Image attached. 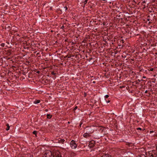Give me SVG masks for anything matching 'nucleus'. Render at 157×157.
<instances>
[{
    "label": "nucleus",
    "mask_w": 157,
    "mask_h": 157,
    "mask_svg": "<svg viewBox=\"0 0 157 157\" xmlns=\"http://www.w3.org/2000/svg\"><path fill=\"white\" fill-rule=\"evenodd\" d=\"M90 128L89 127H86L85 129L84 132L85 133L83 134V136L84 137L87 138L91 136V134L94 132L93 130H91V131L89 130Z\"/></svg>",
    "instance_id": "f257e3e1"
},
{
    "label": "nucleus",
    "mask_w": 157,
    "mask_h": 157,
    "mask_svg": "<svg viewBox=\"0 0 157 157\" xmlns=\"http://www.w3.org/2000/svg\"><path fill=\"white\" fill-rule=\"evenodd\" d=\"M147 157H156L157 153H156V151L152 150L150 151L147 153Z\"/></svg>",
    "instance_id": "f03ea898"
},
{
    "label": "nucleus",
    "mask_w": 157,
    "mask_h": 157,
    "mask_svg": "<svg viewBox=\"0 0 157 157\" xmlns=\"http://www.w3.org/2000/svg\"><path fill=\"white\" fill-rule=\"evenodd\" d=\"M52 155L53 157H61V155L60 152L56 150L53 151Z\"/></svg>",
    "instance_id": "7ed1b4c3"
},
{
    "label": "nucleus",
    "mask_w": 157,
    "mask_h": 157,
    "mask_svg": "<svg viewBox=\"0 0 157 157\" xmlns=\"http://www.w3.org/2000/svg\"><path fill=\"white\" fill-rule=\"evenodd\" d=\"M52 153L50 150H47L45 152L44 157H51L52 155Z\"/></svg>",
    "instance_id": "20e7f679"
},
{
    "label": "nucleus",
    "mask_w": 157,
    "mask_h": 157,
    "mask_svg": "<svg viewBox=\"0 0 157 157\" xmlns=\"http://www.w3.org/2000/svg\"><path fill=\"white\" fill-rule=\"evenodd\" d=\"M70 144L71 146L72 149H75L77 147V144L74 140L71 141Z\"/></svg>",
    "instance_id": "39448f33"
},
{
    "label": "nucleus",
    "mask_w": 157,
    "mask_h": 157,
    "mask_svg": "<svg viewBox=\"0 0 157 157\" xmlns=\"http://www.w3.org/2000/svg\"><path fill=\"white\" fill-rule=\"evenodd\" d=\"M111 156L107 154L103 155L101 157H111Z\"/></svg>",
    "instance_id": "423d86ee"
},
{
    "label": "nucleus",
    "mask_w": 157,
    "mask_h": 157,
    "mask_svg": "<svg viewBox=\"0 0 157 157\" xmlns=\"http://www.w3.org/2000/svg\"><path fill=\"white\" fill-rule=\"evenodd\" d=\"M40 102V100H36L34 101V103L35 104H37L39 103Z\"/></svg>",
    "instance_id": "0eeeda50"
},
{
    "label": "nucleus",
    "mask_w": 157,
    "mask_h": 157,
    "mask_svg": "<svg viewBox=\"0 0 157 157\" xmlns=\"http://www.w3.org/2000/svg\"><path fill=\"white\" fill-rule=\"evenodd\" d=\"M6 126H7V127L6 128V130L7 131H8L9 130L10 128V126H9V124H6Z\"/></svg>",
    "instance_id": "6e6552de"
},
{
    "label": "nucleus",
    "mask_w": 157,
    "mask_h": 157,
    "mask_svg": "<svg viewBox=\"0 0 157 157\" xmlns=\"http://www.w3.org/2000/svg\"><path fill=\"white\" fill-rule=\"evenodd\" d=\"M47 118H49V119L50 118L52 117V115H51L49 114H47Z\"/></svg>",
    "instance_id": "1a4fd4ad"
},
{
    "label": "nucleus",
    "mask_w": 157,
    "mask_h": 157,
    "mask_svg": "<svg viewBox=\"0 0 157 157\" xmlns=\"http://www.w3.org/2000/svg\"><path fill=\"white\" fill-rule=\"evenodd\" d=\"M33 134H35V135L36 136V135L37 133V132L36 131H34L33 132Z\"/></svg>",
    "instance_id": "9d476101"
},
{
    "label": "nucleus",
    "mask_w": 157,
    "mask_h": 157,
    "mask_svg": "<svg viewBox=\"0 0 157 157\" xmlns=\"http://www.w3.org/2000/svg\"><path fill=\"white\" fill-rule=\"evenodd\" d=\"M1 46L2 47H4L5 46V44L2 43L1 44Z\"/></svg>",
    "instance_id": "9b49d317"
},
{
    "label": "nucleus",
    "mask_w": 157,
    "mask_h": 157,
    "mask_svg": "<svg viewBox=\"0 0 157 157\" xmlns=\"http://www.w3.org/2000/svg\"><path fill=\"white\" fill-rule=\"evenodd\" d=\"M109 97V95L108 94H106L105 96V98H107Z\"/></svg>",
    "instance_id": "f8f14e48"
},
{
    "label": "nucleus",
    "mask_w": 157,
    "mask_h": 157,
    "mask_svg": "<svg viewBox=\"0 0 157 157\" xmlns=\"http://www.w3.org/2000/svg\"><path fill=\"white\" fill-rule=\"evenodd\" d=\"M94 143H95V142H94V141H93L92 142L90 143V144H93V145H94Z\"/></svg>",
    "instance_id": "ddd939ff"
},
{
    "label": "nucleus",
    "mask_w": 157,
    "mask_h": 157,
    "mask_svg": "<svg viewBox=\"0 0 157 157\" xmlns=\"http://www.w3.org/2000/svg\"><path fill=\"white\" fill-rule=\"evenodd\" d=\"M88 0H85V1L84 2V3L85 4H86V3H87V2Z\"/></svg>",
    "instance_id": "4468645a"
},
{
    "label": "nucleus",
    "mask_w": 157,
    "mask_h": 157,
    "mask_svg": "<svg viewBox=\"0 0 157 157\" xmlns=\"http://www.w3.org/2000/svg\"><path fill=\"white\" fill-rule=\"evenodd\" d=\"M64 9H65V11L67 10V7H66V6L64 7Z\"/></svg>",
    "instance_id": "2eb2a0df"
},
{
    "label": "nucleus",
    "mask_w": 157,
    "mask_h": 157,
    "mask_svg": "<svg viewBox=\"0 0 157 157\" xmlns=\"http://www.w3.org/2000/svg\"><path fill=\"white\" fill-rule=\"evenodd\" d=\"M154 69L153 68H151L150 69L149 71H152Z\"/></svg>",
    "instance_id": "dca6fc26"
},
{
    "label": "nucleus",
    "mask_w": 157,
    "mask_h": 157,
    "mask_svg": "<svg viewBox=\"0 0 157 157\" xmlns=\"http://www.w3.org/2000/svg\"><path fill=\"white\" fill-rule=\"evenodd\" d=\"M65 140L63 139L61 140V142L62 143H63L64 142V141Z\"/></svg>",
    "instance_id": "f3484780"
},
{
    "label": "nucleus",
    "mask_w": 157,
    "mask_h": 157,
    "mask_svg": "<svg viewBox=\"0 0 157 157\" xmlns=\"http://www.w3.org/2000/svg\"><path fill=\"white\" fill-rule=\"evenodd\" d=\"M141 129H142L140 128H137V130H141Z\"/></svg>",
    "instance_id": "a211bd4d"
},
{
    "label": "nucleus",
    "mask_w": 157,
    "mask_h": 157,
    "mask_svg": "<svg viewBox=\"0 0 157 157\" xmlns=\"http://www.w3.org/2000/svg\"><path fill=\"white\" fill-rule=\"evenodd\" d=\"M77 108V106H76L74 108V110H76Z\"/></svg>",
    "instance_id": "6ab92c4d"
},
{
    "label": "nucleus",
    "mask_w": 157,
    "mask_h": 157,
    "mask_svg": "<svg viewBox=\"0 0 157 157\" xmlns=\"http://www.w3.org/2000/svg\"><path fill=\"white\" fill-rule=\"evenodd\" d=\"M52 75H55V73H54V72H52Z\"/></svg>",
    "instance_id": "aec40b11"
},
{
    "label": "nucleus",
    "mask_w": 157,
    "mask_h": 157,
    "mask_svg": "<svg viewBox=\"0 0 157 157\" xmlns=\"http://www.w3.org/2000/svg\"><path fill=\"white\" fill-rule=\"evenodd\" d=\"M143 78H146V77L145 76H144L143 77Z\"/></svg>",
    "instance_id": "412c9836"
},
{
    "label": "nucleus",
    "mask_w": 157,
    "mask_h": 157,
    "mask_svg": "<svg viewBox=\"0 0 157 157\" xmlns=\"http://www.w3.org/2000/svg\"><path fill=\"white\" fill-rule=\"evenodd\" d=\"M110 102V101H107V103H109V102Z\"/></svg>",
    "instance_id": "4be33fe9"
},
{
    "label": "nucleus",
    "mask_w": 157,
    "mask_h": 157,
    "mask_svg": "<svg viewBox=\"0 0 157 157\" xmlns=\"http://www.w3.org/2000/svg\"><path fill=\"white\" fill-rule=\"evenodd\" d=\"M147 90H146L145 91V93H147Z\"/></svg>",
    "instance_id": "5701e85b"
},
{
    "label": "nucleus",
    "mask_w": 157,
    "mask_h": 157,
    "mask_svg": "<svg viewBox=\"0 0 157 157\" xmlns=\"http://www.w3.org/2000/svg\"><path fill=\"white\" fill-rule=\"evenodd\" d=\"M93 83H95V82L94 81L93 82Z\"/></svg>",
    "instance_id": "b1692460"
},
{
    "label": "nucleus",
    "mask_w": 157,
    "mask_h": 157,
    "mask_svg": "<svg viewBox=\"0 0 157 157\" xmlns=\"http://www.w3.org/2000/svg\"><path fill=\"white\" fill-rule=\"evenodd\" d=\"M46 111H48V110L47 109H46V110H45Z\"/></svg>",
    "instance_id": "393cba45"
},
{
    "label": "nucleus",
    "mask_w": 157,
    "mask_h": 157,
    "mask_svg": "<svg viewBox=\"0 0 157 157\" xmlns=\"http://www.w3.org/2000/svg\"><path fill=\"white\" fill-rule=\"evenodd\" d=\"M64 27L63 26H62L61 27V28L62 29Z\"/></svg>",
    "instance_id": "a878e982"
},
{
    "label": "nucleus",
    "mask_w": 157,
    "mask_h": 157,
    "mask_svg": "<svg viewBox=\"0 0 157 157\" xmlns=\"http://www.w3.org/2000/svg\"><path fill=\"white\" fill-rule=\"evenodd\" d=\"M39 71H37V73H39Z\"/></svg>",
    "instance_id": "bb28decb"
},
{
    "label": "nucleus",
    "mask_w": 157,
    "mask_h": 157,
    "mask_svg": "<svg viewBox=\"0 0 157 157\" xmlns=\"http://www.w3.org/2000/svg\"><path fill=\"white\" fill-rule=\"evenodd\" d=\"M153 132V131H150V132Z\"/></svg>",
    "instance_id": "cd10ccee"
},
{
    "label": "nucleus",
    "mask_w": 157,
    "mask_h": 157,
    "mask_svg": "<svg viewBox=\"0 0 157 157\" xmlns=\"http://www.w3.org/2000/svg\"><path fill=\"white\" fill-rule=\"evenodd\" d=\"M153 132V131H150V132Z\"/></svg>",
    "instance_id": "c85d7f7f"
}]
</instances>
